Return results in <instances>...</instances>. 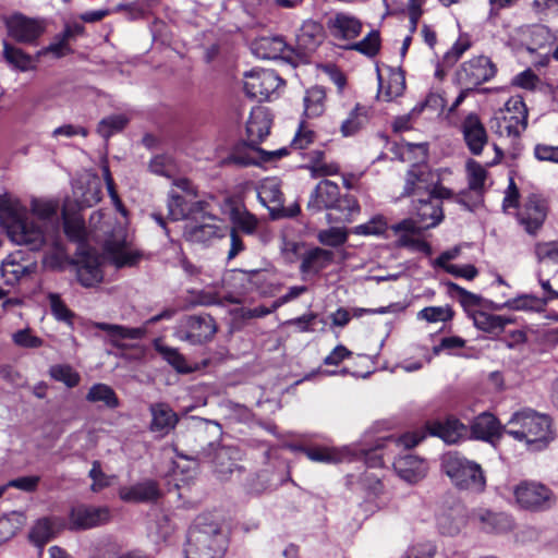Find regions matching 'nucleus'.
<instances>
[{
    "instance_id": "f257e3e1",
    "label": "nucleus",
    "mask_w": 558,
    "mask_h": 558,
    "mask_svg": "<svg viewBox=\"0 0 558 558\" xmlns=\"http://www.w3.org/2000/svg\"><path fill=\"white\" fill-rule=\"evenodd\" d=\"M0 221L12 242L39 250L48 243L49 235L36 223L19 199L8 194L0 195Z\"/></svg>"
},
{
    "instance_id": "f03ea898",
    "label": "nucleus",
    "mask_w": 558,
    "mask_h": 558,
    "mask_svg": "<svg viewBox=\"0 0 558 558\" xmlns=\"http://www.w3.org/2000/svg\"><path fill=\"white\" fill-rule=\"evenodd\" d=\"M504 432L534 451L546 448L554 438L549 416L532 409L513 413L504 425Z\"/></svg>"
},
{
    "instance_id": "7ed1b4c3",
    "label": "nucleus",
    "mask_w": 558,
    "mask_h": 558,
    "mask_svg": "<svg viewBox=\"0 0 558 558\" xmlns=\"http://www.w3.org/2000/svg\"><path fill=\"white\" fill-rule=\"evenodd\" d=\"M102 174L106 181L109 196L116 206L117 210L121 214L122 220L118 221L117 227L113 228L108 239L105 241V250L110 260L118 267L133 266L137 263L140 255L129 248L128 231H126V210L116 191L114 182L110 173L108 165H102Z\"/></svg>"
},
{
    "instance_id": "20e7f679",
    "label": "nucleus",
    "mask_w": 558,
    "mask_h": 558,
    "mask_svg": "<svg viewBox=\"0 0 558 558\" xmlns=\"http://www.w3.org/2000/svg\"><path fill=\"white\" fill-rule=\"evenodd\" d=\"M228 536L218 525H191L186 534L185 558H222Z\"/></svg>"
},
{
    "instance_id": "39448f33",
    "label": "nucleus",
    "mask_w": 558,
    "mask_h": 558,
    "mask_svg": "<svg viewBox=\"0 0 558 558\" xmlns=\"http://www.w3.org/2000/svg\"><path fill=\"white\" fill-rule=\"evenodd\" d=\"M441 464L444 472L457 487L475 493L485 489L486 478L481 465L476 462L458 452H448L444 456Z\"/></svg>"
},
{
    "instance_id": "423d86ee",
    "label": "nucleus",
    "mask_w": 558,
    "mask_h": 558,
    "mask_svg": "<svg viewBox=\"0 0 558 558\" xmlns=\"http://www.w3.org/2000/svg\"><path fill=\"white\" fill-rule=\"evenodd\" d=\"M271 126V117L267 108L255 107L250 113L246 122V134L248 147L260 155L263 161H270L288 155L287 148L267 151L258 148V145L268 136Z\"/></svg>"
},
{
    "instance_id": "0eeeda50",
    "label": "nucleus",
    "mask_w": 558,
    "mask_h": 558,
    "mask_svg": "<svg viewBox=\"0 0 558 558\" xmlns=\"http://www.w3.org/2000/svg\"><path fill=\"white\" fill-rule=\"evenodd\" d=\"M403 196H411L414 198L422 196H440L451 197L452 192L447 187L437 185L434 182V175L423 165H413L407 172L405 183L403 189Z\"/></svg>"
},
{
    "instance_id": "6e6552de",
    "label": "nucleus",
    "mask_w": 558,
    "mask_h": 558,
    "mask_svg": "<svg viewBox=\"0 0 558 558\" xmlns=\"http://www.w3.org/2000/svg\"><path fill=\"white\" fill-rule=\"evenodd\" d=\"M175 314L172 308H167L161 313L147 319L142 327H126L122 325L108 323H94V328L106 332L107 340L117 348H124L123 340H140L147 333V327L162 319H171Z\"/></svg>"
},
{
    "instance_id": "1a4fd4ad",
    "label": "nucleus",
    "mask_w": 558,
    "mask_h": 558,
    "mask_svg": "<svg viewBox=\"0 0 558 558\" xmlns=\"http://www.w3.org/2000/svg\"><path fill=\"white\" fill-rule=\"evenodd\" d=\"M496 117L495 132L500 136L518 138L527 126V109L521 97H511L505 105V112Z\"/></svg>"
},
{
    "instance_id": "9d476101",
    "label": "nucleus",
    "mask_w": 558,
    "mask_h": 558,
    "mask_svg": "<svg viewBox=\"0 0 558 558\" xmlns=\"http://www.w3.org/2000/svg\"><path fill=\"white\" fill-rule=\"evenodd\" d=\"M217 326L210 315H191L181 319L174 336L193 345L203 344L213 339Z\"/></svg>"
},
{
    "instance_id": "9b49d317",
    "label": "nucleus",
    "mask_w": 558,
    "mask_h": 558,
    "mask_svg": "<svg viewBox=\"0 0 558 558\" xmlns=\"http://www.w3.org/2000/svg\"><path fill=\"white\" fill-rule=\"evenodd\" d=\"M245 94L258 101L268 100L277 93L283 81L272 70H251L244 74Z\"/></svg>"
},
{
    "instance_id": "f8f14e48",
    "label": "nucleus",
    "mask_w": 558,
    "mask_h": 558,
    "mask_svg": "<svg viewBox=\"0 0 558 558\" xmlns=\"http://www.w3.org/2000/svg\"><path fill=\"white\" fill-rule=\"evenodd\" d=\"M549 211V205L546 197L537 193L529 194L522 206L519 208L517 217L524 230L535 235L543 227Z\"/></svg>"
},
{
    "instance_id": "ddd939ff",
    "label": "nucleus",
    "mask_w": 558,
    "mask_h": 558,
    "mask_svg": "<svg viewBox=\"0 0 558 558\" xmlns=\"http://www.w3.org/2000/svg\"><path fill=\"white\" fill-rule=\"evenodd\" d=\"M257 196L260 203L266 206L274 218L293 217L300 211L299 205L283 207V195L281 185L277 178H266L258 184Z\"/></svg>"
},
{
    "instance_id": "4468645a",
    "label": "nucleus",
    "mask_w": 558,
    "mask_h": 558,
    "mask_svg": "<svg viewBox=\"0 0 558 558\" xmlns=\"http://www.w3.org/2000/svg\"><path fill=\"white\" fill-rule=\"evenodd\" d=\"M218 222L217 217L209 214L208 209L205 218H198L185 223L183 236L192 243L207 244L215 239L226 235L228 228Z\"/></svg>"
},
{
    "instance_id": "2eb2a0df",
    "label": "nucleus",
    "mask_w": 558,
    "mask_h": 558,
    "mask_svg": "<svg viewBox=\"0 0 558 558\" xmlns=\"http://www.w3.org/2000/svg\"><path fill=\"white\" fill-rule=\"evenodd\" d=\"M496 66L489 58L478 56L464 62L457 72V80L465 89H472L494 77Z\"/></svg>"
},
{
    "instance_id": "dca6fc26",
    "label": "nucleus",
    "mask_w": 558,
    "mask_h": 558,
    "mask_svg": "<svg viewBox=\"0 0 558 558\" xmlns=\"http://www.w3.org/2000/svg\"><path fill=\"white\" fill-rule=\"evenodd\" d=\"M208 209V202L193 196L171 193L168 201V215L174 221L186 220L190 222L198 218H205Z\"/></svg>"
},
{
    "instance_id": "f3484780",
    "label": "nucleus",
    "mask_w": 558,
    "mask_h": 558,
    "mask_svg": "<svg viewBox=\"0 0 558 558\" xmlns=\"http://www.w3.org/2000/svg\"><path fill=\"white\" fill-rule=\"evenodd\" d=\"M514 496L517 502L529 510H545L555 501L554 494L548 487L534 482L520 484L514 490Z\"/></svg>"
},
{
    "instance_id": "a211bd4d",
    "label": "nucleus",
    "mask_w": 558,
    "mask_h": 558,
    "mask_svg": "<svg viewBox=\"0 0 558 558\" xmlns=\"http://www.w3.org/2000/svg\"><path fill=\"white\" fill-rule=\"evenodd\" d=\"M251 50L259 59L292 61L294 50L281 36H262L251 44Z\"/></svg>"
},
{
    "instance_id": "6ab92c4d",
    "label": "nucleus",
    "mask_w": 558,
    "mask_h": 558,
    "mask_svg": "<svg viewBox=\"0 0 558 558\" xmlns=\"http://www.w3.org/2000/svg\"><path fill=\"white\" fill-rule=\"evenodd\" d=\"M9 35L23 44L34 43L41 36L45 25L37 19L25 16L21 13L11 15L5 22Z\"/></svg>"
},
{
    "instance_id": "aec40b11",
    "label": "nucleus",
    "mask_w": 558,
    "mask_h": 558,
    "mask_svg": "<svg viewBox=\"0 0 558 558\" xmlns=\"http://www.w3.org/2000/svg\"><path fill=\"white\" fill-rule=\"evenodd\" d=\"M35 263L25 259L22 252H15L7 256L0 265V275L5 284L14 286L20 280L35 272Z\"/></svg>"
},
{
    "instance_id": "412c9836",
    "label": "nucleus",
    "mask_w": 558,
    "mask_h": 558,
    "mask_svg": "<svg viewBox=\"0 0 558 558\" xmlns=\"http://www.w3.org/2000/svg\"><path fill=\"white\" fill-rule=\"evenodd\" d=\"M445 197L422 196L413 199V213L417 217V222L422 229L436 227L441 222L444 213L441 208V199Z\"/></svg>"
},
{
    "instance_id": "4be33fe9",
    "label": "nucleus",
    "mask_w": 558,
    "mask_h": 558,
    "mask_svg": "<svg viewBox=\"0 0 558 558\" xmlns=\"http://www.w3.org/2000/svg\"><path fill=\"white\" fill-rule=\"evenodd\" d=\"M460 129L469 150L473 155H481L488 143V135L478 116L469 113L461 122Z\"/></svg>"
},
{
    "instance_id": "5701e85b",
    "label": "nucleus",
    "mask_w": 558,
    "mask_h": 558,
    "mask_svg": "<svg viewBox=\"0 0 558 558\" xmlns=\"http://www.w3.org/2000/svg\"><path fill=\"white\" fill-rule=\"evenodd\" d=\"M393 469L402 481L416 484L426 476L428 465L424 459L407 452L396 458Z\"/></svg>"
},
{
    "instance_id": "b1692460",
    "label": "nucleus",
    "mask_w": 558,
    "mask_h": 558,
    "mask_svg": "<svg viewBox=\"0 0 558 558\" xmlns=\"http://www.w3.org/2000/svg\"><path fill=\"white\" fill-rule=\"evenodd\" d=\"M339 198L340 190L338 184L330 180H323L311 193L307 208L314 211L336 208Z\"/></svg>"
},
{
    "instance_id": "393cba45",
    "label": "nucleus",
    "mask_w": 558,
    "mask_h": 558,
    "mask_svg": "<svg viewBox=\"0 0 558 558\" xmlns=\"http://www.w3.org/2000/svg\"><path fill=\"white\" fill-rule=\"evenodd\" d=\"M356 453L348 446L330 447V446H312L306 450V457L316 463L338 464L351 461Z\"/></svg>"
},
{
    "instance_id": "a878e982",
    "label": "nucleus",
    "mask_w": 558,
    "mask_h": 558,
    "mask_svg": "<svg viewBox=\"0 0 558 558\" xmlns=\"http://www.w3.org/2000/svg\"><path fill=\"white\" fill-rule=\"evenodd\" d=\"M427 429L430 435L441 438L447 444L458 442L468 433L466 426L453 416L428 422Z\"/></svg>"
},
{
    "instance_id": "bb28decb",
    "label": "nucleus",
    "mask_w": 558,
    "mask_h": 558,
    "mask_svg": "<svg viewBox=\"0 0 558 558\" xmlns=\"http://www.w3.org/2000/svg\"><path fill=\"white\" fill-rule=\"evenodd\" d=\"M160 496L158 484L151 480L119 489V497L125 502H151L158 500Z\"/></svg>"
},
{
    "instance_id": "cd10ccee",
    "label": "nucleus",
    "mask_w": 558,
    "mask_h": 558,
    "mask_svg": "<svg viewBox=\"0 0 558 558\" xmlns=\"http://www.w3.org/2000/svg\"><path fill=\"white\" fill-rule=\"evenodd\" d=\"M331 36L337 40H352L362 32V23L347 13H337L328 21Z\"/></svg>"
},
{
    "instance_id": "c85d7f7f",
    "label": "nucleus",
    "mask_w": 558,
    "mask_h": 558,
    "mask_svg": "<svg viewBox=\"0 0 558 558\" xmlns=\"http://www.w3.org/2000/svg\"><path fill=\"white\" fill-rule=\"evenodd\" d=\"M149 411L151 414L149 428L160 436L168 435L179 422L178 414L167 403H153Z\"/></svg>"
},
{
    "instance_id": "c756f323",
    "label": "nucleus",
    "mask_w": 558,
    "mask_h": 558,
    "mask_svg": "<svg viewBox=\"0 0 558 558\" xmlns=\"http://www.w3.org/2000/svg\"><path fill=\"white\" fill-rule=\"evenodd\" d=\"M76 265L77 279L82 286L89 288L102 281L100 260L95 254L86 253L77 260Z\"/></svg>"
},
{
    "instance_id": "7c9ffc66",
    "label": "nucleus",
    "mask_w": 558,
    "mask_h": 558,
    "mask_svg": "<svg viewBox=\"0 0 558 558\" xmlns=\"http://www.w3.org/2000/svg\"><path fill=\"white\" fill-rule=\"evenodd\" d=\"M472 435L476 439L494 442L495 439H499L504 434V426H501L498 420L490 413L480 414L471 426Z\"/></svg>"
},
{
    "instance_id": "2f4dec72",
    "label": "nucleus",
    "mask_w": 558,
    "mask_h": 558,
    "mask_svg": "<svg viewBox=\"0 0 558 558\" xmlns=\"http://www.w3.org/2000/svg\"><path fill=\"white\" fill-rule=\"evenodd\" d=\"M333 258V253L328 250L315 247L302 254L300 271L304 275L317 274L326 268Z\"/></svg>"
},
{
    "instance_id": "473e14b6",
    "label": "nucleus",
    "mask_w": 558,
    "mask_h": 558,
    "mask_svg": "<svg viewBox=\"0 0 558 558\" xmlns=\"http://www.w3.org/2000/svg\"><path fill=\"white\" fill-rule=\"evenodd\" d=\"M110 511L106 507L77 505L71 510V523H104L109 521Z\"/></svg>"
},
{
    "instance_id": "72a5a7b5",
    "label": "nucleus",
    "mask_w": 558,
    "mask_h": 558,
    "mask_svg": "<svg viewBox=\"0 0 558 558\" xmlns=\"http://www.w3.org/2000/svg\"><path fill=\"white\" fill-rule=\"evenodd\" d=\"M391 230L398 236L397 243L401 247H408L414 252L416 245L420 242L418 234L421 227L416 226V222L412 219H404L393 226H391Z\"/></svg>"
},
{
    "instance_id": "f704fd0d",
    "label": "nucleus",
    "mask_w": 558,
    "mask_h": 558,
    "mask_svg": "<svg viewBox=\"0 0 558 558\" xmlns=\"http://www.w3.org/2000/svg\"><path fill=\"white\" fill-rule=\"evenodd\" d=\"M391 230L398 236L397 243L401 247H408L414 252L416 245L420 242L418 234L421 227L416 226V222L412 219H404L393 226H391Z\"/></svg>"
},
{
    "instance_id": "c9c22d12",
    "label": "nucleus",
    "mask_w": 558,
    "mask_h": 558,
    "mask_svg": "<svg viewBox=\"0 0 558 558\" xmlns=\"http://www.w3.org/2000/svg\"><path fill=\"white\" fill-rule=\"evenodd\" d=\"M391 230L398 236L397 243L401 247H408L414 252L416 245L420 242L418 234L421 227L416 226V222L412 219H404L393 226H391Z\"/></svg>"
},
{
    "instance_id": "e433bc0d",
    "label": "nucleus",
    "mask_w": 558,
    "mask_h": 558,
    "mask_svg": "<svg viewBox=\"0 0 558 558\" xmlns=\"http://www.w3.org/2000/svg\"><path fill=\"white\" fill-rule=\"evenodd\" d=\"M391 230L398 236L397 243L401 247H408L414 252L416 245L420 242L418 234L421 227L416 226V222L412 219H404L393 226H391Z\"/></svg>"
},
{
    "instance_id": "4c0bfd02",
    "label": "nucleus",
    "mask_w": 558,
    "mask_h": 558,
    "mask_svg": "<svg viewBox=\"0 0 558 558\" xmlns=\"http://www.w3.org/2000/svg\"><path fill=\"white\" fill-rule=\"evenodd\" d=\"M83 186L75 189L76 202L80 207H92L101 199V181L97 174H88Z\"/></svg>"
},
{
    "instance_id": "58836bf2",
    "label": "nucleus",
    "mask_w": 558,
    "mask_h": 558,
    "mask_svg": "<svg viewBox=\"0 0 558 558\" xmlns=\"http://www.w3.org/2000/svg\"><path fill=\"white\" fill-rule=\"evenodd\" d=\"M323 26L313 20L305 21L298 34L299 47L306 50L313 51L323 41Z\"/></svg>"
},
{
    "instance_id": "ea45409f",
    "label": "nucleus",
    "mask_w": 558,
    "mask_h": 558,
    "mask_svg": "<svg viewBox=\"0 0 558 558\" xmlns=\"http://www.w3.org/2000/svg\"><path fill=\"white\" fill-rule=\"evenodd\" d=\"M473 322L476 328L489 332L500 333L504 331L508 324L512 323V319L501 315H494L486 312H476L473 315Z\"/></svg>"
},
{
    "instance_id": "a19ab883",
    "label": "nucleus",
    "mask_w": 558,
    "mask_h": 558,
    "mask_svg": "<svg viewBox=\"0 0 558 558\" xmlns=\"http://www.w3.org/2000/svg\"><path fill=\"white\" fill-rule=\"evenodd\" d=\"M63 228L66 236L75 242H83L86 236L84 221L78 214H70L65 204L62 210Z\"/></svg>"
},
{
    "instance_id": "79ce46f5",
    "label": "nucleus",
    "mask_w": 558,
    "mask_h": 558,
    "mask_svg": "<svg viewBox=\"0 0 558 558\" xmlns=\"http://www.w3.org/2000/svg\"><path fill=\"white\" fill-rule=\"evenodd\" d=\"M368 108L357 104L341 124L343 136H351L368 122Z\"/></svg>"
},
{
    "instance_id": "37998d69",
    "label": "nucleus",
    "mask_w": 558,
    "mask_h": 558,
    "mask_svg": "<svg viewBox=\"0 0 558 558\" xmlns=\"http://www.w3.org/2000/svg\"><path fill=\"white\" fill-rule=\"evenodd\" d=\"M325 89L320 86H314L307 89L304 97V114L307 118L319 117L325 110Z\"/></svg>"
},
{
    "instance_id": "c03bdc74",
    "label": "nucleus",
    "mask_w": 558,
    "mask_h": 558,
    "mask_svg": "<svg viewBox=\"0 0 558 558\" xmlns=\"http://www.w3.org/2000/svg\"><path fill=\"white\" fill-rule=\"evenodd\" d=\"M546 303L544 299L539 296H535L532 294H524L515 299H511L506 301L502 304H496L494 307L496 310H501L504 307H508L514 311H543Z\"/></svg>"
},
{
    "instance_id": "a18cd8bd",
    "label": "nucleus",
    "mask_w": 558,
    "mask_h": 558,
    "mask_svg": "<svg viewBox=\"0 0 558 558\" xmlns=\"http://www.w3.org/2000/svg\"><path fill=\"white\" fill-rule=\"evenodd\" d=\"M86 400L92 403L102 402L107 408L116 409L119 407V399L114 390L106 384L93 385L87 395Z\"/></svg>"
},
{
    "instance_id": "49530a36",
    "label": "nucleus",
    "mask_w": 558,
    "mask_h": 558,
    "mask_svg": "<svg viewBox=\"0 0 558 558\" xmlns=\"http://www.w3.org/2000/svg\"><path fill=\"white\" fill-rule=\"evenodd\" d=\"M148 169L156 175L171 179L177 175L179 167L172 156L168 154H160L151 158Z\"/></svg>"
},
{
    "instance_id": "de8ad7c7",
    "label": "nucleus",
    "mask_w": 558,
    "mask_h": 558,
    "mask_svg": "<svg viewBox=\"0 0 558 558\" xmlns=\"http://www.w3.org/2000/svg\"><path fill=\"white\" fill-rule=\"evenodd\" d=\"M155 350L167 361L177 372L187 374L192 372L185 357L174 348L159 343L154 344Z\"/></svg>"
},
{
    "instance_id": "09e8293b",
    "label": "nucleus",
    "mask_w": 558,
    "mask_h": 558,
    "mask_svg": "<svg viewBox=\"0 0 558 558\" xmlns=\"http://www.w3.org/2000/svg\"><path fill=\"white\" fill-rule=\"evenodd\" d=\"M130 118L124 113L112 114L101 119L97 126V133L108 140L116 133L121 132L129 123Z\"/></svg>"
},
{
    "instance_id": "8fccbe9b",
    "label": "nucleus",
    "mask_w": 558,
    "mask_h": 558,
    "mask_svg": "<svg viewBox=\"0 0 558 558\" xmlns=\"http://www.w3.org/2000/svg\"><path fill=\"white\" fill-rule=\"evenodd\" d=\"M52 379L63 383L66 387H76L81 381L80 374L69 364H56L49 368Z\"/></svg>"
},
{
    "instance_id": "3c124183",
    "label": "nucleus",
    "mask_w": 558,
    "mask_h": 558,
    "mask_svg": "<svg viewBox=\"0 0 558 558\" xmlns=\"http://www.w3.org/2000/svg\"><path fill=\"white\" fill-rule=\"evenodd\" d=\"M324 153L314 150L310 155V163L306 168L311 170L314 178L333 175L338 173L339 167L336 163H326L323 161Z\"/></svg>"
},
{
    "instance_id": "603ef678",
    "label": "nucleus",
    "mask_w": 558,
    "mask_h": 558,
    "mask_svg": "<svg viewBox=\"0 0 558 558\" xmlns=\"http://www.w3.org/2000/svg\"><path fill=\"white\" fill-rule=\"evenodd\" d=\"M3 54L5 60L14 68L21 71H28L33 68L32 58L20 48H15L8 43L3 45Z\"/></svg>"
},
{
    "instance_id": "864d4df0",
    "label": "nucleus",
    "mask_w": 558,
    "mask_h": 558,
    "mask_svg": "<svg viewBox=\"0 0 558 558\" xmlns=\"http://www.w3.org/2000/svg\"><path fill=\"white\" fill-rule=\"evenodd\" d=\"M344 47L356 50L367 57H374L379 51L380 47L379 33L377 31H372L362 40Z\"/></svg>"
},
{
    "instance_id": "5fc2aeb1",
    "label": "nucleus",
    "mask_w": 558,
    "mask_h": 558,
    "mask_svg": "<svg viewBox=\"0 0 558 558\" xmlns=\"http://www.w3.org/2000/svg\"><path fill=\"white\" fill-rule=\"evenodd\" d=\"M32 213L43 222H52L57 218L58 203L48 199H34Z\"/></svg>"
},
{
    "instance_id": "6e6d98bb",
    "label": "nucleus",
    "mask_w": 558,
    "mask_h": 558,
    "mask_svg": "<svg viewBox=\"0 0 558 558\" xmlns=\"http://www.w3.org/2000/svg\"><path fill=\"white\" fill-rule=\"evenodd\" d=\"M469 186L472 191L482 192L487 178L486 169L475 160H469L466 163Z\"/></svg>"
},
{
    "instance_id": "4d7b16f0",
    "label": "nucleus",
    "mask_w": 558,
    "mask_h": 558,
    "mask_svg": "<svg viewBox=\"0 0 558 558\" xmlns=\"http://www.w3.org/2000/svg\"><path fill=\"white\" fill-rule=\"evenodd\" d=\"M534 253L538 263L558 264V241L537 242Z\"/></svg>"
},
{
    "instance_id": "13d9d810",
    "label": "nucleus",
    "mask_w": 558,
    "mask_h": 558,
    "mask_svg": "<svg viewBox=\"0 0 558 558\" xmlns=\"http://www.w3.org/2000/svg\"><path fill=\"white\" fill-rule=\"evenodd\" d=\"M13 343L23 349H37L44 344V340L37 337L32 329L24 328L12 333Z\"/></svg>"
},
{
    "instance_id": "bf43d9fd",
    "label": "nucleus",
    "mask_w": 558,
    "mask_h": 558,
    "mask_svg": "<svg viewBox=\"0 0 558 558\" xmlns=\"http://www.w3.org/2000/svg\"><path fill=\"white\" fill-rule=\"evenodd\" d=\"M48 301L54 318L71 325L74 314L68 308L60 295L57 293H49Z\"/></svg>"
},
{
    "instance_id": "052dcab7",
    "label": "nucleus",
    "mask_w": 558,
    "mask_h": 558,
    "mask_svg": "<svg viewBox=\"0 0 558 558\" xmlns=\"http://www.w3.org/2000/svg\"><path fill=\"white\" fill-rule=\"evenodd\" d=\"M453 312L449 306H429L421 310L417 314L420 319L428 323L447 322L451 319Z\"/></svg>"
},
{
    "instance_id": "680f3d73",
    "label": "nucleus",
    "mask_w": 558,
    "mask_h": 558,
    "mask_svg": "<svg viewBox=\"0 0 558 558\" xmlns=\"http://www.w3.org/2000/svg\"><path fill=\"white\" fill-rule=\"evenodd\" d=\"M231 219L236 228L247 234L254 233L257 228V219L246 210L233 209L231 211Z\"/></svg>"
},
{
    "instance_id": "e2e57ef3",
    "label": "nucleus",
    "mask_w": 558,
    "mask_h": 558,
    "mask_svg": "<svg viewBox=\"0 0 558 558\" xmlns=\"http://www.w3.org/2000/svg\"><path fill=\"white\" fill-rule=\"evenodd\" d=\"M318 240L324 245L336 247L345 243L348 240V232L343 228L331 227L319 231Z\"/></svg>"
},
{
    "instance_id": "0e129e2a",
    "label": "nucleus",
    "mask_w": 558,
    "mask_h": 558,
    "mask_svg": "<svg viewBox=\"0 0 558 558\" xmlns=\"http://www.w3.org/2000/svg\"><path fill=\"white\" fill-rule=\"evenodd\" d=\"M388 228L386 219L378 215L373 217L369 221L359 225L354 229V233L360 235H380Z\"/></svg>"
},
{
    "instance_id": "69168bd1",
    "label": "nucleus",
    "mask_w": 558,
    "mask_h": 558,
    "mask_svg": "<svg viewBox=\"0 0 558 558\" xmlns=\"http://www.w3.org/2000/svg\"><path fill=\"white\" fill-rule=\"evenodd\" d=\"M56 525H34L28 534L29 541L37 547H44L48 542H50L57 530Z\"/></svg>"
},
{
    "instance_id": "338daca9",
    "label": "nucleus",
    "mask_w": 558,
    "mask_h": 558,
    "mask_svg": "<svg viewBox=\"0 0 558 558\" xmlns=\"http://www.w3.org/2000/svg\"><path fill=\"white\" fill-rule=\"evenodd\" d=\"M315 140V132L310 128V125L302 121L299 125V129L291 142L290 147L292 149H305L308 145H311Z\"/></svg>"
},
{
    "instance_id": "774afa93",
    "label": "nucleus",
    "mask_w": 558,
    "mask_h": 558,
    "mask_svg": "<svg viewBox=\"0 0 558 558\" xmlns=\"http://www.w3.org/2000/svg\"><path fill=\"white\" fill-rule=\"evenodd\" d=\"M317 322L318 315L315 313H308L290 319L286 324L295 327L300 332H314L316 331L315 325Z\"/></svg>"
}]
</instances>
